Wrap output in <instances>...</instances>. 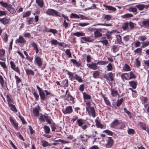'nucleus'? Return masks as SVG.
I'll return each mask as SVG.
<instances>
[{"label": "nucleus", "mask_w": 149, "mask_h": 149, "mask_svg": "<svg viewBox=\"0 0 149 149\" xmlns=\"http://www.w3.org/2000/svg\"><path fill=\"white\" fill-rule=\"evenodd\" d=\"M46 13L49 15H51L53 16H60V13H58L57 11L52 9H48Z\"/></svg>", "instance_id": "nucleus-1"}, {"label": "nucleus", "mask_w": 149, "mask_h": 149, "mask_svg": "<svg viewBox=\"0 0 149 149\" xmlns=\"http://www.w3.org/2000/svg\"><path fill=\"white\" fill-rule=\"evenodd\" d=\"M36 88L39 91V95L41 100H44L46 98V95L44 93V91H43L38 86H36Z\"/></svg>", "instance_id": "nucleus-2"}, {"label": "nucleus", "mask_w": 149, "mask_h": 149, "mask_svg": "<svg viewBox=\"0 0 149 149\" xmlns=\"http://www.w3.org/2000/svg\"><path fill=\"white\" fill-rule=\"evenodd\" d=\"M107 143L106 145V147L107 148H111L114 143V140L111 137H109L107 140Z\"/></svg>", "instance_id": "nucleus-3"}, {"label": "nucleus", "mask_w": 149, "mask_h": 149, "mask_svg": "<svg viewBox=\"0 0 149 149\" xmlns=\"http://www.w3.org/2000/svg\"><path fill=\"white\" fill-rule=\"evenodd\" d=\"M10 67L13 70L20 74V71L18 66H16L14 63L12 61L10 62Z\"/></svg>", "instance_id": "nucleus-4"}, {"label": "nucleus", "mask_w": 149, "mask_h": 149, "mask_svg": "<svg viewBox=\"0 0 149 149\" xmlns=\"http://www.w3.org/2000/svg\"><path fill=\"white\" fill-rule=\"evenodd\" d=\"M97 65L98 64H97V63H87V65L88 68L93 70H95L98 68Z\"/></svg>", "instance_id": "nucleus-5"}, {"label": "nucleus", "mask_w": 149, "mask_h": 149, "mask_svg": "<svg viewBox=\"0 0 149 149\" xmlns=\"http://www.w3.org/2000/svg\"><path fill=\"white\" fill-rule=\"evenodd\" d=\"M10 120L13 127L17 130H18V123L14 120L11 118H10Z\"/></svg>", "instance_id": "nucleus-6"}, {"label": "nucleus", "mask_w": 149, "mask_h": 149, "mask_svg": "<svg viewBox=\"0 0 149 149\" xmlns=\"http://www.w3.org/2000/svg\"><path fill=\"white\" fill-rule=\"evenodd\" d=\"M87 111L89 115H90V114H91V116L93 117L94 118L96 116L94 108L93 107H91L90 108V109Z\"/></svg>", "instance_id": "nucleus-7"}, {"label": "nucleus", "mask_w": 149, "mask_h": 149, "mask_svg": "<svg viewBox=\"0 0 149 149\" xmlns=\"http://www.w3.org/2000/svg\"><path fill=\"white\" fill-rule=\"evenodd\" d=\"M62 111L64 114L70 113L72 112V108L71 106H69L66 107L65 109H63Z\"/></svg>", "instance_id": "nucleus-8"}, {"label": "nucleus", "mask_w": 149, "mask_h": 149, "mask_svg": "<svg viewBox=\"0 0 149 149\" xmlns=\"http://www.w3.org/2000/svg\"><path fill=\"white\" fill-rule=\"evenodd\" d=\"M35 61L36 62L37 64L39 67H40L42 65V60L39 56H36L35 58Z\"/></svg>", "instance_id": "nucleus-9"}, {"label": "nucleus", "mask_w": 149, "mask_h": 149, "mask_svg": "<svg viewBox=\"0 0 149 149\" xmlns=\"http://www.w3.org/2000/svg\"><path fill=\"white\" fill-rule=\"evenodd\" d=\"M26 42L24 38L21 36H19V38L16 40V42L21 44L24 43Z\"/></svg>", "instance_id": "nucleus-10"}, {"label": "nucleus", "mask_w": 149, "mask_h": 149, "mask_svg": "<svg viewBox=\"0 0 149 149\" xmlns=\"http://www.w3.org/2000/svg\"><path fill=\"white\" fill-rule=\"evenodd\" d=\"M116 40L117 42L119 44L122 45H124L125 44L124 42L122 41L121 36L119 35H118L116 36Z\"/></svg>", "instance_id": "nucleus-11"}, {"label": "nucleus", "mask_w": 149, "mask_h": 149, "mask_svg": "<svg viewBox=\"0 0 149 149\" xmlns=\"http://www.w3.org/2000/svg\"><path fill=\"white\" fill-rule=\"evenodd\" d=\"M129 83L130 86H131L133 89L136 88L137 84V81H129Z\"/></svg>", "instance_id": "nucleus-12"}, {"label": "nucleus", "mask_w": 149, "mask_h": 149, "mask_svg": "<svg viewBox=\"0 0 149 149\" xmlns=\"http://www.w3.org/2000/svg\"><path fill=\"white\" fill-rule=\"evenodd\" d=\"M10 21V19H8L6 18L0 19V22L4 25L8 24Z\"/></svg>", "instance_id": "nucleus-13"}, {"label": "nucleus", "mask_w": 149, "mask_h": 149, "mask_svg": "<svg viewBox=\"0 0 149 149\" xmlns=\"http://www.w3.org/2000/svg\"><path fill=\"white\" fill-rule=\"evenodd\" d=\"M80 137L82 142H86L88 140V135L87 134H81Z\"/></svg>", "instance_id": "nucleus-14"}, {"label": "nucleus", "mask_w": 149, "mask_h": 149, "mask_svg": "<svg viewBox=\"0 0 149 149\" xmlns=\"http://www.w3.org/2000/svg\"><path fill=\"white\" fill-rule=\"evenodd\" d=\"M119 124V121L118 119H115L111 124L110 126L111 127L115 128Z\"/></svg>", "instance_id": "nucleus-15"}, {"label": "nucleus", "mask_w": 149, "mask_h": 149, "mask_svg": "<svg viewBox=\"0 0 149 149\" xmlns=\"http://www.w3.org/2000/svg\"><path fill=\"white\" fill-rule=\"evenodd\" d=\"M100 73L98 71H94L93 73V77L95 78H99Z\"/></svg>", "instance_id": "nucleus-16"}, {"label": "nucleus", "mask_w": 149, "mask_h": 149, "mask_svg": "<svg viewBox=\"0 0 149 149\" xmlns=\"http://www.w3.org/2000/svg\"><path fill=\"white\" fill-rule=\"evenodd\" d=\"M70 61L73 63L74 65L77 67H79L81 65L80 63L78 62L77 61L74 59H72L70 60Z\"/></svg>", "instance_id": "nucleus-17"}, {"label": "nucleus", "mask_w": 149, "mask_h": 149, "mask_svg": "<svg viewBox=\"0 0 149 149\" xmlns=\"http://www.w3.org/2000/svg\"><path fill=\"white\" fill-rule=\"evenodd\" d=\"M103 6L106 8L107 9L109 10H111L113 11H115L116 10V9L115 8L113 7L112 6L106 5L105 4H104L103 5Z\"/></svg>", "instance_id": "nucleus-18"}, {"label": "nucleus", "mask_w": 149, "mask_h": 149, "mask_svg": "<svg viewBox=\"0 0 149 149\" xmlns=\"http://www.w3.org/2000/svg\"><path fill=\"white\" fill-rule=\"evenodd\" d=\"M108 75L109 79V81H113L114 79V74L111 72H110L108 73Z\"/></svg>", "instance_id": "nucleus-19"}, {"label": "nucleus", "mask_w": 149, "mask_h": 149, "mask_svg": "<svg viewBox=\"0 0 149 149\" xmlns=\"http://www.w3.org/2000/svg\"><path fill=\"white\" fill-rule=\"evenodd\" d=\"M95 37L96 38L101 37L102 34L98 30H96L94 32Z\"/></svg>", "instance_id": "nucleus-20"}, {"label": "nucleus", "mask_w": 149, "mask_h": 149, "mask_svg": "<svg viewBox=\"0 0 149 149\" xmlns=\"http://www.w3.org/2000/svg\"><path fill=\"white\" fill-rule=\"evenodd\" d=\"M54 142H58V143L60 142L63 144H65V143H68L70 142L69 141H65L64 140L61 139L55 140H54Z\"/></svg>", "instance_id": "nucleus-21"}, {"label": "nucleus", "mask_w": 149, "mask_h": 149, "mask_svg": "<svg viewBox=\"0 0 149 149\" xmlns=\"http://www.w3.org/2000/svg\"><path fill=\"white\" fill-rule=\"evenodd\" d=\"M31 45L34 49L35 50L36 53L37 54L39 51L37 45L34 42H33Z\"/></svg>", "instance_id": "nucleus-22"}, {"label": "nucleus", "mask_w": 149, "mask_h": 149, "mask_svg": "<svg viewBox=\"0 0 149 149\" xmlns=\"http://www.w3.org/2000/svg\"><path fill=\"white\" fill-rule=\"evenodd\" d=\"M42 146L44 147H46L47 146H50L52 145L51 143H49L45 141H42Z\"/></svg>", "instance_id": "nucleus-23"}, {"label": "nucleus", "mask_w": 149, "mask_h": 149, "mask_svg": "<svg viewBox=\"0 0 149 149\" xmlns=\"http://www.w3.org/2000/svg\"><path fill=\"white\" fill-rule=\"evenodd\" d=\"M142 23L146 28H149V19L143 21Z\"/></svg>", "instance_id": "nucleus-24"}, {"label": "nucleus", "mask_w": 149, "mask_h": 149, "mask_svg": "<svg viewBox=\"0 0 149 149\" xmlns=\"http://www.w3.org/2000/svg\"><path fill=\"white\" fill-rule=\"evenodd\" d=\"M111 95L113 97H116L118 95V91L117 90H114L113 89L111 90Z\"/></svg>", "instance_id": "nucleus-25"}, {"label": "nucleus", "mask_w": 149, "mask_h": 149, "mask_svg": "<svg viewBox=\"0 0 149 149\" xmlns=\"http://www.w3.org/2000/svg\"><path fill=\"white\" fill-rule=\"evenodd\" d=\"M77 123L79 126L81 127L84 124V120L81 119H78Z\"/></svg>", "instance_id": "nucleus-26"}, {"label": "nucleus", "mask_w": 149, "mask_h": 149, "mask_svg": "<svg viewBox=\"0 0 149 149\" xmlns=\"http://www.w3.org/2000/svg\"><path fill=\"white\" fill-rule=\"evenodd\" d=\"M25 70L26 72V74L27 75H34V72L30 69H25Z\"/></svg>", "instance_id": "nucleus-27"}, {"label": "nucleus", "mask_w": 149, "mask_h": 149, "mask_svg": "<svg viewBox=\"0 0 149 149\" xmlns=\"http://www.w3.org/2000/svg\"><path fill=\"white\" fill-rule=\"evenodd\" d=\"M67 98L68 100L70 101L72 103H74V98L70 94L67 95Z\"/></svg>", "instance_id": "nucleus-28"}, {"label": "nucleus", "mask_w": 149, "mask_h": 149, "mask_svg": "<svg viewBox=\"0 0 149 149\" xmlns=\"http://www.w3.org/2000/svg\"><path fill=\"white\" fill-rule=\"evenodd\" d=\"M121 77L123 80L124 79H125L126 80H129L128 74L127 73L122 74L121 76Z\"/></svg>", "instance_id": "nucleus-29"}, {"label": "nucleus", "mask_w": 149, "mask_h": 149, "mask_svg": "<svg viewBox=\"0 0 149 149\" xmlns=\"http://www.w3.org/2000/svg\"><path fill=\"white\" fill-rule=\"evenodd\" d=\"M108 61H98L97 64L99 65H106L108 63Z\"/></svg>", "instance_id": "nucleus-30"}, {"label": "nucleus", "mask_w": 149, "mask_h": 149, "mask_svg": "<svg viewBox=\"0 0 149 149\" xmlns=\"http://www.w3.org/2000/svg\"><path fill=\"white\" fill-rule=\"evenodd\" d=\"M136 7L138 8L140 10H142L144 8V5L143 4H139L136 6Z\"/></svg>", "instance_id": "nucleus-31"}, {"label": "nucleus", "mask_w": 149, "mask_h": 149, "mask_svg": "<svg viewBox=\"0 0 149 149\" xmlns=\"http://www.w3.org/2000/svg\"><path fill=\"white\" fill-rule=\"evenodd\" d=\"M45 133L46 134H49L50 132V129L49 128L47 125H45L43 127Z\"/></svg>", "instance_id": "nucleus-32"}, {"label": "nucleus", "mask_w": 149, "mask_h": 149, "mask_svg": "<svg viewBox=\"0 0 149 149\" xmlns=\"http://www.w3.org/2000/svg\"><path fill=\"white\" fill-rule=\"evenodd\" d=\"M129 23L128 22H126L123 24L122 26V28L123 30H126L128 29L129 26Z\"/></svg>", "instance_id": "nucleus-33"}, {"label": "nucleus", "mask_w": 149, "mask_h": 149, "mask_svg": "<svg viewBox=\"0 0 149 149\" xmlns=\"http://www.w3.org/2000/svg\"><path fill=\"white\" fill-rule=\"evenodd\" d=\"M81 39H84L85 41L88 42H92L93 40L90 39V38L89 37H81Z\"/></svg>", "instance_id": "nucleus-34"}, {"label": "nucleus", "mask_w": 149, "mask_h": 149, "mask_svg": "<svg viewBox=\"0 0 149 149\" xmlns=\"http://www.w3.org/2000/svg\"><path fill=\"white\" fill-rule=\"evenodd\" d=\"M95 122L96 123V125L97 127H100L101 128L103 127V125L101 123L100 121H98L97 120H95Z\"/></svg>", "instance_id": "nucleus-35"}, {"label": "nucleus", "mask_w": 149, "mask_h": 149, "mask_svg": "<svg viewBox=\"0 0 149 149\" xmlns=\"http://www.w3.org/2000/svg\"><path fill=\"white\" fill-rule=\"evenodd\" d=\"M83 96L84 99L85 100L90 99L91 98V96L90 95L87 94L85 92L83 93Z\"/></svg>", "instance_id": "nucleus-36"}, {"label": "nucleus", "mask_w": 149, "mask_h": 149, "mask_svg": "<svg viewBox=\"0 0 149 149\" xmlns=\"http://www.w3.org/2000/svg\"><path fill=\"white\" fill-rule=\"evenodd\" d=\"M8 105L10 107V109H11V110L13 111L17 112V110L16 109L15 106L14 105L12 104H8Z\"/></svg>", "instance_id": "nucleus-37"}, {"label": "nucleus", "mask_w": 149, "mask_h": 149, "mask_svg": "<svg viewBox=\"0 0 149 149\" xmlns=\"http://www.w3.org/2000/svg\"><path fill=\"white\" fill-rule=\"evenodd\" d=\"M32 93L35 98L36 100L38 101L39 100V97L38 94L35 91H33Z\"/></svg>", "instance_id": "nucleus-38"}, {"label": "nucleus", "mask_w": 149, "mask_h": 149, "mask_svg": "<svg viewBox=\"0 0 149 149\" xmlns=\"http://www.w3.org/2000/svg\"><path fill=\"white\" fill-rule=\"evenodd\" d=\"M36 2L40 8L42 7L43 2L42 0H36Z\"/></svg>", "instance_id": "nucleus-39"}, {"label": "nucleus", "mask_w": 149, "mask_h": 149, "mask_svg": "<svg viewBox=\"0 0 149 149\" xmlns=\"http://www.w3.org/2000/svg\"><path fill=\"white\" fill-rule=\"evenodd\" d=\"M31 14V12L29 11H27L24 13L23 15V17L25 18L30 16Z\"/></svg>", "instance_id": "nucleus-40"}, {"label": "nucleus", "mask_w": 149, "mask_h": 149, "mask_svg": "<svg viewBox=\"0 0 149 149\" xmlns=\"http://www.w3.org/2000/svg\"><path fill=\"white\" fill-rule=\"evenodd\" d=\"M73 34L77 36H84L85 35V33L82 32H77L73 33Z\"/></svg>", "instance_id": "nucleus-41"}, {"label": "nucleus", "mask_w": 149, "mask_h": 149, "mask_svg": "<svg viewBox=\"0 0 149 149\" xmlns=\"http://www.w3.org/2000/svg\"><path fill=\"white\" fill-rule=\"evenodd\" d=\"M130 36L129 35H127L123 37V40L125 43L129 41Z\"/></svg>", "instance_id": "nucleus-42"}, {"label": "nucleus", "mask_w": 149, "mask_h": 149, "mask_svg": "<svg viewBox=\"0 0 149 149\" xmlns=\"http://www.w3.org/2000/svg\"><path fill=\"white\" fill-rule=\"evenodd\" d=\"M132 14L130 13H127L123 16H122L121 17L123 18H127L128 17H132Z\"/></svg>", "instance_id": "nucleus-43"}, {"label": "nucleus", "mask_w": 149, "mask_h": 149, "mask_svg": "<svg viewBox=\"0 0 149 149\" xmlns=\"http://www.w3.org/2000/svg\"><path fill=\"white\" fill-rule=\"evenodd\" d=\"M117 48L118 46L117 45H113L112 46L111 49L113 52L115 53L118 51V49H117Z\"/></svg>", "instance_id": "nucleus-44"}, {"label": "nucleus", "mask_w": 149, "mask_h": 149, "mask_svg": "<svg viewBox=\"0 0 149 149\" xmlns=\"http://www.w3.org/2000/svg\"><path fill=\"white\" fill-rule=\"evenodd\" d=\"M33 113L34 115L36 116H37L39 115V112L38 109L37 108H33Z\"/></svg>", "instance_id": "nucleus-45"}, {"label": "nucleus", "mask_w": 149, "mask_h": 149, "mask_svg": "<svg viewBox=\"0 0 149 149\" xmlns=\"http://www.w3.org/2000/svg\"><path fill=\"white\" fill-rule=\"evenodd\" d=\"M123 69L125 71H130L131 70V68L127 64H125V66L123 68Z\"/></svg>", "instance_id": "nucleus-46"}, {"label": "nucleus", "mask_w": 149, "mask_h": 149, "mask_svg": "<svg viewBox=\"0 0 149 149\" xmlns=\"http://www.w3.org/2000/svg\"><path fill=\"white\" fill-rule=\"evenodd\" d=\"M27 22L28 24H32L33 22V17L27 18Z\"/></svg>", "instance_id": "nucleus-47"}, {"label": "nucleus", "mask_w": 149, "mask_h": 149, "mask_svg": "<svg viewBox=\"0 0 149 149\" xmlns=\"http://www.w3.org/2000/svg\"><path fill=\"white\" fill-rule=\"evenodd\" d=\"M130 76L129 78V79H135L136 78V76L132 72H130Z\"/></svg>", "instance_id": "nucleus-48"}, {"label": "nucleus", "mask_w": 149, "mask_h": 149, "mask_svg": "<svg viewBox=\"0 0 149 149\" xmlns=\"http://www.w3.org/2000/svg\"><path fill=\"white\" fill-rule=\"evenodd\" d=\"M75 77L76 80H77L79 82H82L83 81V80L81 77L79 76L77 74L75 75Z\"/></svg>", "instance_id": "nucleus-49"}, {"label": "nucleus", "mask_w": 149, "mask_h": 149, "mask_svg": "<svg viewBox=\"0 0 149 149\" xmlns=\"http://www.w3.org/2000/svg\"><path fill=\"white\" fill-rule=\"evenodd\" d=\"M112 17V16L111 15H105V17H104V19H106L107 21H108L111 19Z\"/></svg>", "instance_id": "nucleus-50"}, {"label": "nucleus", "mask_w": 149, "mask_h": 149, "mask_svg": "<svg viewBox=\"0 0 149 149\" xmlns=\"http://www.w3.org/2000/svg\"><path fill=\"white\" fill-rule=\"evenodd\" d=\"M103 132L106 133L107 135H109L112 136L113 135V132L108 130H104Z\"/></svg>", "instance_id": "nucleus-51"}, {"label": "nucleus", "mask_w": 149, "mask_h": 149, "mask_svg": "<svg viewBox=\"0 0 149 149\" xmlns=\"http://www.w3.org/2000/svg\"><path fill=\"white\" fill-rule=\"evenodd\" d=\"M4 80L1 75H0V84L2 87H3Z\"/></svg>", "instance_id": "nucleus-52"}, {"label": "nucleus", "mask_w": 149, "mask_h": 149, "mask_svg": "<svg viewBox=\"0 0 149 149\" xmlns=\"http://www.w3.org/2000/svg\"><path fill=\"white\" fill-rule=\"evenodd\" d=\"M86 111H88L90 109L91 105L89 102H87L86 103Z\"/></svg>", "instance_id": "nucleus-53"}, {"label": "nucleus", "mask_w": 149, "mask_h": 149, "mask_svg": "<svg viewBox=\"0 0 149 149\" xmlns=\"http://www.w3.org/2000/svg\"><path fill=\"white\" fill-rule=\"evenodd\" d=\"M142 43V45L141 46V47L144 48L149 45V41L143 42Z\"/></svg>", "instance_id": "nucleus-54"}, {"label": "nucleus", "mask_w": 149, "mask_h": 149, "mask_svg": "<svg viewBox=\"0 0 149 149\" xmlns=\"http://www.w3.org/2000/svg\"><path fill=\"white\" fill-rule=\"evenodd\" d=\"M68 80L67 79H65L62 81L63 83V85L64 87H68Z\"/></svg>", "instance_id": "nucleus-55"}, {"label": "nucleus", "mask_w": 149, "mask_h": 149, "mask_svg": "<svg viewBox=\"0 0 149 149\" xmlns=\"http://www.w3.org/2000/svg\"><path fill=\"white\" fill-rule=\"evenodd\" d=\"M142 49L141 48H138L134 51V52L136 53L141 54Z\"/></svg>", "instance_id": "nucleus-56"}, {"label": "nucleus", "mask_w": 149, "mask_h": 149, "mask_svg": "<svg viewBox=\"0 0 149 149\" xmlns=\"http://www.w3.org/2000/svg\"><path fill=\"white\" fill-rule=\"evenodd\" d=\"M0 65L5 70L7 69V67L5 62L0 61Z\"/></svg>", "instance_id": "nucleus-57"}, {"label": "nucleus", "mask_w": 149, "mask_h": 149, "mask_svg": "<svg viewBox=\"0 0 149 149\" xmlns=\"http://www.w3.org/2000/svg\"><path fill=\"white\" fill-rule=\"evenodd\" d=\"M108 71H111L113 70V67L111 63H109L107 66Z\"/></svg>", "instance_id": "nucleus-58"}, {"label": "nucleus", "mask_w": 149, "mask_h": 149, "mask_svg": "<svg viewBox=\"0 0 149 149\" xmlns=\"http://www.w3.org/2000/svg\"><path fill=\"white\" fill-rule=\"evenodd\" d=\"M0 4L1 6L5 8H7L8 6V4L6 2H4L2 1H0Z\"/></svg>", "instance_id": "nucleus-59"}, {"label": "nucleus", "mask_w": 149, "mask_h": 149, "mask_svg": "<svg viewBox=\"0 0 149 149\" xmlns=\"http://www.w3.org/2000/svg\"><path fill=\"white\" fill-rule=\"evenodd\" d=\"M71 18H79L80 17L79 16L76 14H73L72 13L71 14V15L70 16Z\"/></svg>", "instance_id": "nucleus-60"}, {"label": "nucleus", "mask_w": 149, "mask_h": 149, "mask_svg": "<svg viewBox=\"0 0 149 149\" xmlns=\"http://www.w3.org/2000/svg\"><path fill=\"white\" fill-rule=\"evenodd\" d=\"M6 98L8 104H11V103L12 102V101L11 100V99L10 98L9 95H7Z\"/></svg>", "instance_id": "nucleus-61"}, {"label": "nucleus", "mask_w": 149, "mask_h": 149, "mask_svg": "<svg viewBox=\"0 0 149 149\" xmlns=\"http://www.w3.org/2000/svg\"><path fill=\"white\" fill-rule=\"evenodd\" d=\"M123 101V99L122 98L120 100H118L116 103L117 106L119 107V106H120V104L122 103Z\"/></svg>", "instance_id": "nucleus-62"}, {"label": "nucleus", "mask_w": 149, "mask_h": 149, "mask_svg": "<svg viewBox=\"0 0 149 149\" xmlns=\"http://www.w3.org/2000/svg\"><path fill=\"white\" fill-rule=\"evenodd\" d=\"M15 78L16 79V83L17 85L19 83L21 82V80L17 76L15 75Z\"/></svg>", "instance_id": "nucleus-63"}, {"label": "nucleus", "mask_w": 149, "mask_h": 149, "mask_svg": "<svg viewBox=\"0 0 149 149\" xmlns=\"http://www.w3.org/2000/svg\"><path fill=\"white\" fill-rule=\"evenodd\" d=\"M104 100L105 101V103L108 106L111 105V103L110 101L106 97H105L104 98Z\"/></svg>", "instance_id": "nucleus-64"}]
</instances>
